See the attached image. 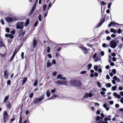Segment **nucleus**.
I'll list each match as a JSON object with an SVG mask.
<instances>
[{"instance_id":"nucleus-51","label":"nucleus","mask_w":123,"mask_h":123,"mask_svg":"<svg viewBox=\"0 0 123 123\" xmlns=\"http://www.w3.org/2000/svg\"><path fill=\"white\" fill-rule=\"evenodd\" d=\"M97 56V54L96 53H95L93 55V59H95L96 58V56Z\"/></svg>"},{"instance_id":"nucleus-14","label":"nucleus","mask_w":123,"mask_h":123,"mask_svg":"<svg viewBox=\"0 0 123 123\" xmlns=\"http://www.w3.org/2000/svg\"><path fill=\"white\" fill-rule=\"evenodd\" d=\"M104 120L105 122L102 121L100 120L98 122H97L95 123H108V122H107L108 120L107 117H106L104 118Z\"/></svg>"},{"instance_id":"nucleus-63","label":"nucleus","mask_w":123,"mask_h":123,"mask_svg":"<svg viewBox=\"0 0 123 123\" xmlns=\"http://www.w3.org/2000/svg\"><path fill=\"white\" fill-rule=\"evenodd\" d=\"M101 55L102 56H103L104 55V52L103 51H102L101 52Z\"/></svg>"},{"instance_id":"nucleus-39","label":"nucleus","mask_w":123,"mask_h":123,"mask_svg":"<svg viewBox=\"0 0 123 123\" xmlns=\"http://www.w3.org/2000/svg\"><path fill=\"white\" fill-rule=\"evenodd\" d=\"M41 14H40L39 15L38 17V18L39 19V21L41 22Z\"/></svg>"},{"instance_id":"nucleus-37","label":"nucleus","mask_w":123,"mask_h":123,"mask_svg":"<svg viewBox=\"0 0 123 123\" xmlns=\"http://www.w3.org/2000/svg\"><path fill=\"white\" fill-rule=\"evenodd\" d=\"M112 4L111 3H108V8L109 9H110L111 8V6Z\"/></svg>"},{"instance_id":"nucleus-50","label":"nucleus","mask_w":123,"mask_h":123,"mask_svg":"<svg viewBox=\"0 0 123 123\" xmlns=\"http://www.w3.org/2000/svg\"><path fill=\"white\" fill-rule=\"evenodd\" d=\"M112 72H113V73L114 74H115L116 73V71L115 69H113L112 70Z\"/></svg>"},{"instance_id":"nucleus-18","label":"nucleus","mask_w":123,"mask_h":123,"mask_svg":"<svg viewBox=\"0 0 123 123\" xmlns=\"http://www.w3.org/2000/svg\"><path fill=\"white\" fill-rule=\"evenodd\" d=\"M58 96V95H55V94H54L52 95L51 97H50L48 98L49 99H54L55 98L57 97Z\"/></svg>"},{"instance_id":"nucleus-58","label":"nucleus","mask_w":123,"mask_h":123,"mask_svg":"<svg viewBox=\"0 0 123 123\" xmlns=\"http://www.w3.org/2000/svg\"><path fill=\"white\" fill-rule=\"evenodd\" d=\"M56 90L55 89H53L51 90V92L52 93H54L55 92Z\"/></svg>"},{"instance_id":"nucleus-35","label":"nucleus","mask_w":123,"mask_h":123,"mask_svg":"<svg viewBox=\"0 0 123 123\" xmlns=\"http://www.w3.org/2000/svg\"><path fill=\"white\" fill-rule=\"evenodd\" d=\"M104 22V21H103L102 23H99L97 25V27L98 28L100 27Z\"/></svg>"},{"instance_id":"nucleus-44","label":"nucleus","mask_w":123,"mask_h":123,"mask_svg":"<svg viewBox=\"0 0 123 123\" xmlns=\"http://www.w3.org/2000/svg\"><path fill=\"white\" fill-rule=\"evenodd\" d=\"M34 95V94L33 92H31L30 94L29 97L30 98H31Z\"/></svg>"},{"instance_id":"nucleus-5","label":"nucleus","mask_w":123,"mask_h":123,"mask_svg":"<svg viewBox=\"0 0 123 123\" xmlns=\"http://www.w3.org/2000/svg\"><path fill=\"white\" fill-rule=\"evenodd\" d=\"M110 45L111 48L114 49L116 47L117 43L115 40H112L110 41Z\"/></svg>"},{"instance_id":"nucleus-10","label":"nucleus","mask_w":123,"mask_h":123,"mask_svg":"<svg viewBox=\"0 0 123 123\" xmlns=\"http://www.w3.org/2000/svg\"><path fill=\"white\" fill-rule=\"evenodd\" d=\"M85 94V95L83 97V98H86L88 97H91L92 96V94L90 93H89V94H88L87 93H86Z\"/></svg>"},{"instance_id":"nucleus-11","label":"nucleus","mask_w":123,"mask_h":123,"mask_svg":"<svg viewBox=\"0 0 123 123\" xmlns=\"http://www.w3.org/2000/svg\"><path fill=\"white\" fill-rule=\"evenodd\" d=\"M100 115L102 117H100L99 116H98L97 117L96 119V121H98L99 120L102 119L103 117H105L103 113H101L100 114Z\"/></svg>"},{"instance_id":"nucleus-61","label":"nucleus","mask_w":123,"mask_h":123,"mask_svg":"<svg viewBox=\"0 0 123 123\" xmlns=\"http://www.w3.org/2000/svg\"><path fill=\"white\" fill-rule=\"evenodd\" d=\"M12 42V40L10 39H8V43H9L10 44Z\"/></svg>"},{"instance_id":"nucleus-17","label":"nucleus","mask_w":123,"mask_h":123,"mask_svg":"<svg viewBox=\"0 0 123 123\" xmlns=\"http://www.w3.org/2000/svg\"><path fill=\"white\" fill-rule=\"evenodd\" d=\"M103 107L106 110L108 111L109 110V108L108 107H107V105L106 104H104L103 105Z\"/></svg>"},{"instance_id":"nucleus-23","label":"nucleus","mask_w":123,"mask_h":123,"mask_svg":"<svg viewBox=\"0 0 123 123\" xmlns=\"http://www.w3.org/2000/svg\"><path fill=\"white\" fill-rule=\"evenodd\" d=\"M27 79V77H25L24 78L23 80L22 81V85H23L26 82V81Z\"/></svg>"},{"instance_id":"nucleus-25","label":"nucleus","mask_w":123,"mask_h":123,"mask_svg":"<svg viewBox=\"0 0 123 123\" xmlns=\"http://www.w3.org/2000/svg\"><path fill=\"white\" fill-rule=\"evenodd\" d=\"M105 86L107 88L110 87L111 86V85L110 83H107L105 84Z\"/></svg>"},{"instance_id":"nucleus-19","label":"nucleus","mask_w":123,"mask_h":123,"mask_svg":"<svg viewBox=\"0 0 123 123\" xmlns=\"http://www.w3.org/2000/svg\"><path fill=\"white\" fill-rule=\"evenodd\" d=\"M62 85H66L68 84V82L66 80H62Z\"/></svg>"},{"instance_id":"nucleus-7","label":"nucleus","mask_w":123,"mask_h":123,"mask_svg":"<svg viewBox=\"0 0 123 123\" xmlns=\"http://www.w3.org/2000/svg\"><path fill=\"white\" fill-rule=\"evenodd\" d=\"M79 47L82 50L84 54L86 55L88 54V49L86 47L81 46H79Z\"/></svg>"},{"instance_id":"nucleus-26","label":"nucleus","mask_w":123,"mask_h":123,"mask_svg":"<svg viewBox=\"0 0 123 123\" xmlns=\"http://www.w3.org/2000/svg\"><path fill=\"white\" fill-rule=\"evenodd\" d=\"M48 10H47L46 11H45V12L43 13V17L44 18H45V17L47 16V14H48Z\"/></svg>"},{"instance_id":"nucleus-13","label":"nucleus","mask_w":123,"mask_h":123,"mask_svg":"<svg viewBox=\"0 0 123 123\" xmlns=\"http://www.w3.org/2000/svg\"><path fill=\"white\" fill-rule=\"evenodd\" d=\"M62 75L61 74H58L57 77V78L61 80H66V78L65 77H62Z\"/></svg>"},{"instance_id":"nucleus-32","label":"nucleus","mask_w":123,"mask_h":123,"mask_svg":"<svg viewBox=\"0 0 123 123\" xmlns=\"http://www.w3.org/2000/svg\"><path fill=\"white\" fill-rule=\"evenodd\" d=\"M94 68L96 71H97L98 68V67L97 65H95L94 66Z\"/></svg>"},{"instance_id":"nucleus-30","label":"nucleus","mask_w":123,"mask_h":123,"mask_svg":"<svg viewBox=\"0 0 123 123\" xmlns=\"http://www.w3.org/2000/svg\"><path fill=\"white\" fill-rule=\"evenodd\" d=\"M92 67V65L91 64H90L87 65V68L88 70L90 69Z\"/></svg>"},{"instance_id":"nucleus-2","label":"nucleus","mask_w":123,"mask_h":123,"mask_svg":"<svg viewBox=\"0 0 123 123\" xmlns=\"http://www.w3.org/2000/svg\"><path fill=\"white\" fill-rule=\"evenodd\" d=\"M24 22H17L16 25L17 28L18 29H20L22 31V29L24 27Z\"/></svg>"},{"instance_id":"nucleus-53","label":"nucleus","mask_w":123,"mask_h":123,"mask_svg":"<svg viewBox=\"0 0 123 123\" xmlns=\"http://www.w3.org/2000/svg\"><path fill=\"white\" fill-rule=\"evenodd\" d=\"M106 39L107 40H109L111 39V37H110L107 36L106 37Z\"/></svg>"},{"instance_id":"nucleus-12","label":"nucleus","mask_w":123,"mask_h":123,"mask_svg":"<svg viewBox=\"0 0 123 123\" xmlns=\"http://www.w3.org/2000/svg\"><path fill=\"white\" fill-rule=\"evenodd\" d=\"M9 76V74H7V71H4V78L6 79H7Z\"/></svg>"},{"instance_id":"nucleus-3","label":"nucleus","mask_w":123,"mask_h":123,"mask_svg":"<svg viewBox=\"0 0 123 123\" xmlns=\"http://www.w3.org/2000/svg\"><path fill=\"white\" fill-rule=\"evenodd\" d=\"M5 20L7 22L11 23L17 21L18 19L16 18H12L11 17H8L5 18Z\"/></svg>"},{"instance_id":"nucleus-34","label":"nucleus","mask_w":123,"mask_h":123,"mask_svg":"<svg viewBox=\"0 0 123 123\" xmlns=\"http://www.w3.org/2000/svg\"><path fill=\"white\" fill-rule=\"evenodd\" d=\"M43 11H45L46 8L47 7V5L46 4H44L43 6Z\"/></svg>"},{"instance_id":"nucleus-1","label":"nucleus","mask_w":123,"mask_h":123,"mask_svg":"<svg viewBox=\"0 0 123 123\" xmlns=\"http://www.w3.org/2000/svg\"><path fill=\"white\" fill-rule=\"evenodd\" d=\"M70 83L72 85L76 86H79L81 85V83L79 80H70Z\"/></svg>"},{"instance_id":"nucleus-49","label":"nucleus","mask_w":123,"mask_h":123,"mask_svg":"<svg viewBox=\"0 0 123 123\" xmlns=\"http://www.w3.org/2000/svg\"><path fill=\"white\" fill-rule=\"evenodd\" d=\"M24 53L23 52H22L21 55V57L22 58V59H23L24 58Z\"/></svg>"},{"instance_id":"nucleus-31","label":"nucleus","mask_w":123,"mask_h":123,"mask_svg":"<svg viewBox=\"0 0 123 123\" xmlns=\"http://www.w3.org/2000/svg\"><path fill=\"white\" fill-rule=\"evenodd\" d=\"M52 65V63L51 62H47V67H49L51 66Z\"/></svg>"},{"instance_id":"nucleus-40","label":"nucleus","mask_w":123,"mask_h":123,"mask_svg":"<svg viewBox=\"0 0 123 123\" xmlns=\"http://www.w3.org/2000/svg\"><path fill=\"white\" fill-rule=\"evenodd\" d=\"M22 118L21 115H20L19 123H22Z\"/></svg>"},{"instance_id":"nucleus-28","label":"nucleus","mask_w":123,"mask_h":123,"mask_svg":"<svg viewBox=\"0 0 123 123\" xmlns=\"http://www.w3.org/2000/svg\"><path fill=\"white\" fill-rule=\"evenodd\" d=\"M46 94L47 97H49L50 96V92L49 90H47L46 92Z\"/></svg>"},{"instance_id":"nucleus-54","label":"nucleus","mask_w":123,"mask_h":123,"mask_svg":"<svg viewBox=\"0 0 123 123\" xmlns=\"http://www.w3.org/2000/svg\"><path fill=\"white\" fill-rule=\"evenodd\" d=\"M102 69L101 68H99L98 69V71L100 73H101L102 72Z\"/></svg>"},{"instance_id":"nucleus-15","label":"nucleus","mask_w":123,"mask_h":123,"mask_svg":"<svg viewBox=\"0 0 123 123\" xmlns=\"http://www.w3.org/2000/svg\"><path fill=\"white\" fill-rule=\"evenodd\" d=\"M115 24L117 25H118L119 24L117 23H115L114 22H111L108 25V26L109 27H110L111 26H113V27L115 26Z\"/></svg>"},{"instance_id":"nucleus-29","label":"nucleus","mask_w":123,"mask_h":123,"mask_svg":"<svg viewBox=\"0 0 123 123\" xmlns=\"http://www.w3.org/2000/svg\"><path fill=\"white\" fill-rule=\"evenodd\" d=\"M117 30H114L113 29L111 28L110 30V31L111 32H113L114 33H115L117 32Z\"/></svg>"},{"instance_id":"nucleus-46","label":"nucleus","mask_w":123,"mask_h":123,"mask_svg":"<svg viewBox=\"0 0 123 123\" xmlns=\"http://www.w3.org/2000/svg\"><path fill=\"white\" fill-rule=\"evenodd\" d=\"M97 84L99 87H101L100 84L99 82H97Z\"/></svg>"},{"instance_id":"nucleus-16","label":"nucleus","mask_w":123,"mask_h":123,"mask_svg":"<svg viewBox=\"0 0 123 123\" xmlns=\"http://www.w3.org/2000/svg\"><path fill=\"white\" fill-rule=\"evenodd\" d=\"M5 37H9L11 39H12L14 37L11 34H6L5 35Z\"/></svg>"},{"instance_id":"nucleus-9","label":"nucleus","mask_w":123,"mask_h":123,"mask_svg":"<svg viewBox=\"0 0 123 123\" xmlns=\"http://www.w3.org/2000/svg\"><path fill=\"white\" fill-rule=\"evenodd\" d=\"M37 42L35 37H34V39L32 41V48L33 49L35 48L37 46Z\"/></svg>"},{"instance_id":"nucleus-47","label":"nucleus","mask_w":123,"mask_h":123,"mask_svg":"<svg viewBox=\"0 0 123 123\" xmlns=\"http://www.w3.org/2000/svg\"><path fill=\"white\" fill-rule=\"evenodd\" d=\"M47 52L48 53H49L50 52V49L49 47L48 46L47 47Z\"/></svg>"},{"instance_id":"nucleus-36","label":"nucleus","mask_w":123,"mask_h":123,"mask_svg":"<svg viewBox=\"0 0 123 123\" xmlns=\"http://www.w3.org/2000/svg\"><path fill=\"white\" fill-rule=\"evenodd\" d=\"M122 32V31L120 28H119L118 29V30L117 31V33H118L119 34H120Z\"/></svg>"},{"instance_id":"nucleus-38","label":"nucleus","mask_w":123,"mask_h":123,"mask_svg":"<svg viewBox=\"0 0 123 123\" xmlns=\"http://www.w3.org/2000/svg\"><path fill=\"white\" fill-rule=\"evenodd\" d=\"M117 88V86H112V87L111 89H112L114 91H115L116 90V89Z\"/></svg>"},{"instance_id":"nucleus-33","label":"nucleus","mask_w":123,"mask_h":123,"mask_svg":"<svg viewBox=\"0 0 123 123\" xmlns=\"http://www.w3.org/2000/svg\"><path fill=\"white\" fill-rule=\"evenodd\" d=\"M37 82H38V80H36L34 83V84H33L34 86H36L37 85Z\"/></svg>"},{"instance_id":"nucleus-42","label":"nucleus","mask_w":123,"mask_h":123,"mask_svg":"<svg viewBox=\"0 0 123 123\" xmlns=\"http://www.w3.org/2000/svg\"><path fill=\"white\" fill-rule=\"evenodd\" d=\"M123 44L122 43H121L119 44V45L118 46V47L121 49L122 48Z\"/></svg>"},{"instance_id":"nucleus-48","label":"nucleus","mask_w":123,"mask_h":123,"mask_svg":"<svg viewBox=\"0 0 123 123\" xmlns=\"http://www.w3.org/2000/svg\"><path fill=\"white\" fill-rule=\"evenodd\" d=\"M11 81L10 80L7 81V85H10L11 84Z\"/></svg>"},{"instance_id":"nucleus-20","label":"nucleus","mask_w":123,"mask_h":123,"mask_svg":"<svg viewBox=\"0 0 123 123\" xmlns=\"http://www.w3.org/2000/svg\"><path fill=\"white\" fill-rule=\"evenodd\" d=\"M101 60V59L99 57L97 56L95 58L94 60V61L95 62H97L98 61H100Z\"/></svg>"},{"instance_id":"nucleus-8","label":"nucleus","mask_w":123,"mask_h":123,"mask_svg":"<svg viewBox=\"0 0 123 123\" xmlns=\"http://www.w3.org/2000/svg\"><path fill=\"white\" fill-rule=\"evenodd\" d=\"M55 1H54L53 2L52 4H51V0H48L47 2H46V3H49V4L48 5V7L47 8V10H48L50 7L52 5L54 2Z\"/></svg>"},{"instance_id":"nucleus-27","label":"nucleus","mask_w":123,"mask_h":123,"mask_svg":"<svg viewBox=\"0 0 123 123\" xmlns=\"http://www.w3.org/2000/svg\"><path fill=\"white\" fill-rule=\"evenodd\" d=\"M56 83L57 84H58L62 85V80H58L56 82Z\"/></svg>"},{"instance_id":"nucleus-52","label":"nucleus","mask_w":123,"mask_h":123,"mask_svg":"<svg viewBox=\"0 0 123 123\" xmlns=\"http://www.w3.org/2000/svg\"><path fill=\"white\" fill-rule=\"evenodd\" d=\"M114 102L112 100L110 101H109V104L110 105H112L113 104Z\"/></svg>"},{"instance_id":"nucleus-43","label":"nucleus","mask_w":123,"mask_h":123,"mask_svg":"<svg viewBox=\"0 0 123 123\" xmlns=\"http://www.w3.org/2000/svg\"><path fill=\"white\" fill-rule=\"evenodd\" d=\"M100 4L101 5H106V3L104 1H102L101 2Z\"/></svg>"},{"instance_id":"nucleus-60","label":"nucleus","mask_w":123,"mask_h":123,"mask_svg":"<svg viewBox=\"0 0 123 123\" xmlns=\"http://www.w3.org/2000/svg\"><path fill=\"white\" fill-rule=\"evenodd\" d=\"M106 44L105 43H103L102 44V46L104 48H105L106 47Z\"/></svg>"},{"instance_id":"nucleus-21","label":"nucleus","mask_w":123,"mask_h":123,"mask_svg":"<svg viewBox=\"0 0 123 123\" xmlns=\"http://www.w3.org/2000/svg\"><path fill=\"white\" fill-rule=\"evenodd\" d=\"M9 97V96H6L4 98V103H6L8 100Z\"/></svg>"},{"instance_id":"nucleus-22","label":"nucleus","mask_w":123,"mask_h":123,"mask_svg":"<svg viewBox=\"0 0 123 123\" xmlns=\"http://www.w3.org/2000/svg\"><path fill=\"white\" fill-rule=\"evenodd\" d=\"M29 23V19H27L26 20V22L25 23V27H27Z\"/></svg>"},{"instance_id":"nucleus-62","label":"nucleus","mask_w":123,"mask_h":123,"mask_svg":"<svg viewBox=\"0 0 123 123\" xmlns=\"http://www.w3.org/2000/svg\"><path fill=\"white\" fill-rule=\"evenodd\" d=\"M17 53V52L16 50H15L13 52V55H15Z\"/></svg>"},{"instance_id":"nucleus-59","label":"nucleus","mask_w":123,"mask_h":123,"mask_svg":"<svg viewBox=\"0 0 123 123\" xmlns=\"http://www.w3.org/2000/svg\"><path fill=\"white\" fill-rule=\"evenodd\" d=\"M6 106L7 108H10V104L9 103L8 104H7Z\"/></svg>"},{"instance_id":"nucleus-4","label":"nucleus","mask_w":123,"mask_h":123,"mask_svg":"<svg viewBox=\"0 0 123 123\" xmlns=\"http://www.w3.org/2000/svg\"><path fill=\"white\" fill-rule=\"evenodd\" d=\"M8 115L6 111H4L3 115V118L4 119V122L5 123L7 122L8 119Z\"/></svg>"},{"instance_id":"nucleus-56","label":"nucleus","mask_w":123,"mask_h":123,"mask_svg":"<svg viewBox=\"0 0 123 123\" xmlns=\"http://www.w3.org/2000/svg\"><path fill=\"white\" fill-rule=\"evenodd\" d=\"M86 73V71H83L80 73V74H85Z\"/></svg>"},{"instance_id":"nucleus-24","label":"nucleus","mask_w":123,"mask_h":123,"mask_svg":"<svg viewBox=\"0 0 123 123\" xmlns=\"http://www.w3.org/2000/svg\"><path fill=\"white\" fill-rule=\"evenodd\" d=\"M75 44V43H66V44L63 43V44H61V45H73L74 44Z\"/></svg>"},{"instance_id":"nucleus-57","label":"nucleus","mask_w":123,"mask_h":123,"mask_svg":"<svg viewBox=\"0 0 123 123\" xmlns=\"http://www.w3.org/2000/svg\"><path fill=\"white\" fill-rule=\"evenodd\" d=\"M9 31L10 29L9 28H7L6 29V31L8 33L9 32Z\"/></svg>"},{"instance_id":"nucleus-64","label":"nucleus","mask_w":123,"mask_h":123,"mask_svg":"<svg viewBox=\"0 0 123 123\" xmlns=\"http://www.w3.org/2000/svg\"><path fill=\"white\" fill-rule=\"evenodd\" d=\"M120 102L122 104H123V98H121L120 100Z\"/></svg>"},{"instance_id":"nucleus-6","label":"nucleus","mask_w":123,"mask_h":123,"mask_svg":"<svg viewBox=\"0 0 123 123\" xmlns=\"http://www.w3.org/2000/svg\"><path fill=\"white\" fill-rule=\"evenodd\" d=\"M44 97V96H42L38 98H35V99L34 100V104H37L43 100Z\"/></svg>"},{"instance_id":"nucleus-55","label":"nucleus","mask_w":123,"mask_h":123,"mask_svg":"<svg viewBox=\"0 0 123 123\" xmlns=\"http://www.w3.org/2000/svg\"><path fill=\"white\" fill-rule=\"evenodd\" d=\"M0 22L1 23L2 25H4V22L3 20L2 19H1V20Z\"/></svg>"},{"instance_id":"nucleus-45","label":"nucleus","mask_w":123,"mask_h":123,"mask_svg":"<svg viewBox=\"0 0 123 123\" xmlns=\"http://www.w3.org/2000/svg\"><path fill=\"white\" fill-rule=\"evenodd\" d=\"M34 11V10H31L29 12V15H31L33 13Z\"/></svg>"},{"instance_id":"nucleus-41","label":"nucleus","mask_w":123,"mask_h":123,"mask_svg":"<svg viewBox=\"0 0 123 123\" xmlns=\"http://www.w3.org/2000/svg\"><path fill=\"white\" fill-rule=\"evenodd\" d=\"M38 24V21H36L34 24V26L35 27H36Z\"/></svg>"}]
</instances>
